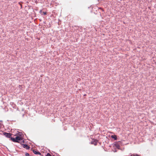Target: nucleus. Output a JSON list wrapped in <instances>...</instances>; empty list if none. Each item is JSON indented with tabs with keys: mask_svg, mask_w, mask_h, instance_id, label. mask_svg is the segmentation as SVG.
I'll return each mask as SVG.
<instances>
[{
	"mask_svg": "<svg viewBox=\"0 0 156 156\" xmlns=\"http://www.w3.org/2000/svg\"><path fill=\"white\" fill-rule=\"evenodd\" d=\"M2 124L1 123H0V127L2 126Z\"/></svg>",
	"mask_w": 156,
	"mask_h": 156,
	"instance_id": "13",
	"label": "nucleus"
},
{
	"mask_svg": "<svg viewBox=\"0 0 156 156\" xmlns=\"http://www.w3.org/2000/svg\"><path fill=\"white\" fill-rule=\"evenodd\" d=\"M33 153L35 154H41L39 152L36 151H35V150H33Z\"/></svg>",
	"mask_w": 156,
	"mask_h": 156,
	"instance_id": "4",
	"label": "nucleus"
},
{
	"mask_svg": "<svg viewBox=\"0 0 156 156\" xmlns=\"http://www.w3.org/2000/svg\"><path fill=\"white\" fill-rule=\"evenodd\" d=\"M23 147L24 148H26L27 149H29L30 147L27 145L26 144H23Z\"/></svg>",
	"mask_w": 156,
	"mask_h": 156,
	"instance_id": "3",
	"label": "nucleus"
},
{
	"mask_svg": "<svg viewBox=\"0 0 156 156\" xmlns=\"http://www.w3.org/2000/svg\"><path fill=\"white\" fill-rule=\"evenodd\" d=\"M19 5H21V8H22V4H20V2H19Z\"/></svg>",
	"mask_w": 156,
	"mask_h": 156,
	"instance_id": "11",
	"label": "nucleus"
},
{
	"mask_svg": "<svg viewBox=\"0 0 156 156\" xmlns=\"http://www.w3.org/2000/svg\"><path fill=\"white\" fill-rule=\"evenodd\" d=\"M3 134L6 137L8 138H10L12 135V134L9 133H4Z\"/></svg>",
	"mask_w": 156,
	"mask_h": 156,
	"instance_id": "2",
	"label": "nucleus"
},
{
	"mask_svg": "<svg viewBox=\"0 0 156 156\" xmlns=\"http://www.w3.org/2000/svg\"><path fill=\"white\" fill-rule=\"evenodd\" d=\"M111 137L113 139H114L115 140H116L117 139V137L116 135H112Z\"/></svg>",
	"mask_w": 156,
	"mask_h": 156,
	"instance_id": "5",
	"label": "nucleus"
},
{
	"mask_svg": "<svg viewBox=\"0 0 156 156\" xmlns=\"http://www.w3.org/2000/svg\"><path fill=\"white\" fill-rule=\"evenodd\" d=\"M16 142H19V141L23 139L22 137L21 136H18L16 137Z\"/></svg>",
	"mask_w": 156,
	"mask_h": 156,
	"instance_id": "1",
	"label": "nucleus"
},
{
	"mask_svg": "<svg viewBox=\"0 0 156 156\" xmlns=\"http://www.w3.org/2000/svg\"><path fill=\"white\" fill-rule=\"evenodd\" d=\"M46 156H51V155L49 153H48Z\"/></svg>",
	"mask_w": 156,
	"mask_h": 156,
	"instance_id": "9",
	"label": "nucleus"
},
{
	"mask_svg": "<svg viewBox=\"0 0 156 156\" xmlns=\"http://www.w3.org/2000/svg\"><path fill=\"white\" fill-rule=\"evenodd\" d=\"M40 12L41 14L42 13V12L41 10L40 11Z\"/></svg>",
	"mask_w": 156,
	"mask_h": 156,
	"instance_id": "10",
	"label": "nucleus"
},
{
	"mask_svg": "<svg viewBox=\"0 0 156 156\" xmlns=\"http://www.w3.org/2000/svg\"><path fill=\"white\" fill-rule=\"evenodd\" d=\"M46 15L47 14V12H43L41 15Z\"/></svg>",
	"mask_w": 156,
	"mask_h": 156,
	"instance_id": "7",
	"label": "nucleus"
},
{
	"mask_svg": "<svg viewBox=\"0 0 156 156\" xmlns=\"http://www.w3.org/2000/svg\"><path fill=\"white\" fill-rule=\"evenodd\" d=\"M116 147L118 148H119L120 147V146L118 145V144H116Z\"/></svg>",
	"mask_w": 156,
	"mask_h": 156,
	"instance_id": "8",
	"label": "nucleus"
},
{
	"mask_svg": "<svg viewBox=\"0 0 156 156\" xmlns=\"http://www.w3.org/2000/svg\"><path fill=\"white\" fill-rule=\"evenodd\" d=\"M94 145H96L97 144V143H95V144H94Z\"/></svg>",
	"mask_w": 156,
	"mask_h": 156,
	"instance_id": "12",
	"label": "nucleus"
},
{
	"mask_svg": "<svg viewBox=\"0 0 156 156\" xmlns=\"http://www.w3.org/2000/svg\"><path fill=\"white\" fill-rule=\"evenodd\" d=\"M11 138H10V140L14 142H16V140L15 139V138H12V137H11Z\"/></svg>",
	"mask_w": 156,
	"mask_h": 156,
	"instance_id": "6",
	"label": "nucleus"
}]
</instances>
